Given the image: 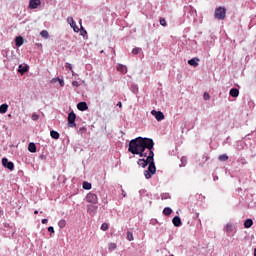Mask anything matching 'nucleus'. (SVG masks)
Masks as SVG:
<instances>
[{"mask_svg": "<svg viewBox=\"0 0 256 256\" xmlns=\"http://www.w3.org/2000/svg\"><path fill=\"white\" fill-rule=\"evenodd\" d=\"M155 143L151 138L138 137L133 139L129 143L128 151L132 155H139V157H146L138 160L139 167H147L148 169L144 171L145 179H151L155 173H157V168L155 167V153H153V147Z\"/></svg>", "mask_w": 256, "mask_h": 256, "instance_id": "f257e3e1", "label": "nucleus"}, {"mask_svg": "<svg viewBox=\"0 0 256 256\" xmlns=\"http://www.w3.org/2000/svg\"><path fill=\"white\" fill-rule=\"evenodd\" d=\"M227 15V9L225 7H218L215 10L214 17L219 21H223Z\"/></svg>", "mask_w": 256, "mask_h": 256, "instance_id": "f03ea898", "label": "nucleus"}, {"mask_svg": "<svg viewBox=\"0 0 256 256\" xmlns=\"http://www.w3.org/2000/svg\"><path fill=\"white\" fill-rule=\"evenodd\" d=\"M77 120V114H75V112H70L68 114V118H67V121H68V127H70L71 129L77 127V123H75V121Z\"/></svg>", "mask_w": 256, "mask_h": 256, "instance_id": "7ed1b4c3", "label": "nucleus"}, {"mask_svg": "<svg viewBox=\"0 0 256 256\" xmlns=\"http://www.w3.org/2000/svg\"><path fill=\"white\" fill-rule=\"evenodd\" d=\"M86 201L87 203H91L92 205H97V203H99V197H97V194L89 192L86 195Z\"/></svg>", "mask_w": 256, "mask_h": 256, "instance_id": "20e7f679", "label": "nucleus"}, {"mask_svg": "<svg viewBox=\"0 0 256 256\" xmlns=\"http://www.w3.org/2000/svg\"><path fill=\"white\" fill-rule=\"evenodd\" d=\"M2 165L5 169H9V171H13L15 169V164L7 158H2Z\"/></svg>", "mask_w": 256, "mask_h": 256, "instance_id": "39448f33", "label": "nucleus"}, {"mask_svg": "<svg viewBox=\"0 0 256 256\" xmlns=\"http://www.w3.org/2000/svg\"><path fill=\"white\" fill-rule=\"evenodd\" d=\"M67 23H69L70 27H72V29L75 33H79V27L77 26V23L75 22L73 17H68Z\"/></svg>", "mask_w": 256, "mask_h": 256, "instance_id": "423d86ee", "label": "nucleus"}, {"mask_svg": "<svg viewBox=\"0 0 256 256\" xmlns=\"http://www.w3.org/2000/svg\"><path fill=\"white\" fill-rule=\"evenodd\" d=\"M151 114L155 117L157 121H163V119H165V114H163V112L161 111L152 110Z\"/></svg>", "mask_w": 256, "mask_h": 256, "instance_id": "0eeeda50", "label": "nucleus"}, {"mask_svg": "<svg viewBox=\"0 0 256 256\" xmlns=\"http://www.w3.org/2000/svg\"><path fill=\"white\" fill-rule=\"evenodd\" d=\"M224 229L228 235H231V233L235 231V225L232 223H227Z\"/></svg>", "mask_w": 256, "mask_h": 256, "instance_id": "6e6552de", "label": "nucleus"}, {"mask_svg": "<svg viewBox=\"0 0 256 256\" xmlns=\"http://www.w3.org/2000/svg\"><path fill=\"white\" fill-rule=\"evenodd\" d=\"M41 5V0H30L29 1V8L30 9H37Z\"/></svg>", "mask_w": 256, "mask_h": 256, "instance_id": "1a4fd4ad", "label": "nucleus"}, {"mask_svg": "<svg viewBox=\"0 0 256 256\" xmlns=\"http://www.w3.org/2000/svg\"><path fill=\"white\" fill-rule=\"evenodd\" d=\"M172 223H173L174 227H181V225H183V222L181 221V218L179 216H175L172 219Z\"/></svg>", "mask_w": 256, "mask_h": 256, "instance_id": "9d476101", "label": "nucleus"}, {"mask_svg": "<svg viewBox=\"0 0 256 256\" xmlns=\"http://www.w3.org/2000/svg\"><path fill=\"white\" fill-rule=\"evenodd\" d=\"M77 109L79 111H87L89 109V106H87V102H80L77 104Z\"/></svg>", "mask_w": 256, "mask_h": 256, "instance_id": "9b49d317", "label": "nucleus"}, {"mask_svg": "<svg viewBox=\"0 0 256 256\" xmlns=\"http://www.w3.org/2000/svg\"><path fill=\"white\" fill-rule=\"evenodd\" d=\"M116 69L123 75H125L127 73V66H125L123 64H118Z\"/></svg>", "mask_w": 256, "mask_h": 256, "instance_id": "f8f14e48", "label": "nucleus"}, {"mask_svg": "<svg viewBox=\"0 0 256 256\" xmlns=\"http://www.w3.org/2000/svg\"><path fill=\"white\" fill-rule=\"evenodd\" d=\"M89 215H97V207L93 205H88L87 209Z\"/></svg>", "mask_w": 256, "mask_h": 256, "instance_id": "ddd939ff", "label": "nucleus"}, {"mask_svg": "<svg viewBox=\"0 0 256 256\" xmlns=\"http://www.w3.org/2000/svg\"><path fill=\"white\" fill-rule=\"evenodd\" d=\"M28 151H30V153H37V146L35 145V143H29Z\"/></svg>", "mask_w": 256, "mask_h": 256, "instance_id": "4468645a", "label": "nucleus"}, {"mask_svg": "<svg viewBox=\"0 0 256 256\" xmlns=\"http://www.w3.org/2000/svg\"><path fill=\"white\" fill-rule=\"evenodd\" d=\"M23 43H24L23 37L17 36L15 38L16 47H21V45H23Z\"/></svg>", "mask_w": 256, "mask_h": 256, "instance_id": "2eb2a0df", "label": "nucleus"}, {"mask_svg": "<svg viewBox=\"0 0 256 256\" xmlns=\"http://www.w3.org/2000/svg\"><path fill=\"white\" fill-rule=\"evenodd\" d=\"M197 61H199L198 58H192L188 61V64H190L192 67H199V63Z\"/></svg>", "mask_w": 256, "mask_h": 256, "instance_id": "dca6fc26", "label": "nucleus"}, {"mask_svg": "<svg viewBox=\"0 0 256 256\" xmlns=\"http://www.w3.org/2000/svg\"><path fill=\"white\" fill-rule=\"evenodd\" d=\"M230 97H239V89L237 88H232L230 89Z\"/></svg>", "mask_w": 256, "mask_h": 256, "instance_id": "f3484780", "label": "nucleus"}, {"mask_svg": "<svg viewBox=\"0 0 256 256\" xmlns=\"http://www.w3.org/2000/svg\"><path fill=\"white\" fill-rule=\"evenodd\" d=\"M244 227H245V229H251V227H253V220L252 219H247L244 222Z\"/></svg>", "mask_w": 256, "mask_h": 256, "instance_id": "a211bd4d", "label": "nucleus"}, {"mask_svg": "<svg viewBox=\"0 0 256 256\" xmlns=\"http://www.w3.org/2000/svg\"><path fill=\"white\" fill-rule=\"evenodd\" d=\"M9 109V105L7 104H2L0 105V113L3 115L5 113H7V110Z\"/></svg>", "mask_w": 256, "mask_h": 256, "instance_id": "6ab92c4d", "label": "nucleus"}, {"mask_svg": "<svg viewBox=\"0 0 256 256\" xmlns=\"http://www.w3.org/2000/svg\"><path fill=\"white\" fill-rule=\"evenodd\" d=\"M50 136L52 137V139H59V137H61V135L59 134V132L55 131V130H51L50 131Z\"/></svg>", "mask_w": 256, "mask_h": 256, "instance_id": "aec40b11", "label": "nucleus"}, {"mask_svg": "<svg viewBox=\"0 0 256 256\" xmlns=\"http://www.w3.org/2000/svg\"><path fill=\"white\" fill-rule=\"evenodd\" d=\"M76 133L78 135H85V133H87V127L83 126V127L79 128L78 130H76Z\"/></svg>", "mask_w": 256, "mask_h": 256, "instance_id": "412c9836", "label": "nucleus"}, {"mask_svg": "<svg viewBox=\"0 0 256 256\" xmlns=\"http://www.w3.org/2000/svg\"><path fill=\"white\" fill-rule=\"evenodd\" d=\"M171 213H173V210L169 207L164 208L163 210V215H165L166 217H169V215H171Z\"/></svg>", "mask_w": 256, "mask_h": 256, "instance_id": "4be33fe9", "label": "nucleus"}, {"mask_svg": "<svg viewBox=\"0 0 256 256\" xmlns=\"http://www.w3.org/2000/svg\"><path fill=\"white\" fill-rule=\"evenodd\" d=\"M19 73H21V75H23L24 73H27V71H29V69H27V66H23V65H19Z\"/></svg>", "mask_w": 256, "mask_h": 256, "instance_id": "5701e85b", "label": "nucleus"}, {"mask_svg": "<svg viewBox=\"0 0 256 256\" xmlns=\"http://www.w3.org/2000/svg\"><path fill=\"white\" fill-rule=\"evenodd\" d=\"M40 36L43 37V39H49V32L47 30H42Z\"/></svg>", "mask_w": 256, "mask_h": 256, "instance_id": "b1692460", "label": "nucleus"}, {"mask_svg": "<svg viewBox=\"0 0 256 256\" xmlns=\"http://www.w3.org/2000/svg\"><path fill=\"white\" fill-rule=\"evenodd\" d=\"M131 91H132V93L137 95V93H139V87L136 84H132L131 85Z\"/></svg>", "mask_w": 256, "mask_h": 256, "instance_id": "393cba45", "label": "nucleus"}, {"mask_svg": "<svg viewBox=\"0 0 256 256\" xmlns=\"http://www.w3.org/2000/svg\"><path fill=\"white\" fill-rule=\"evenodd\" d=\"M66 225H67V222L64 219L58 222V227H60V229H65Z\"/></svg>", "mask_w": 256, "mask_h": 256, "instance_id": "a878e982", "label": "nucleus"}, {"mask_svg": "<svg viewBox=\"0 0 256 256\" xmlns=\"http://www.w3.org/2000/svg\"><path fill=\"white\" fill-rule=\"evenodd\" d=\"M83 189H85L86 191H89L91 189V183L89 182H83L82 184Z\"/></svg>", "mask_w": 256, "mask_h": 256, "instance_id": "bb28decb", "label": "nucleus"}, {"mask_svg": "<svg viewBox=\"0 0 256 256\" xmlns=\"http://www.w3.org/2000/svg\"><path fill=\"white\" fill-rule=\"evenodd\" d=\"M219 161H228L229 160V156H227V154H222L218 157Z\"/></svg>", "mask_w": 256, "mask_h": 256, "instance_id": "cd10ccee", "label": "nucleus"}, {"mask_svg": "<svg viewBox=\"0 0 256 256\" xmlns=\"http://www.w3.org/2000/svg\"><path fill=\"white\" fill-rule=\"evenodd\" d=\"M162 201H165L166 199H171V195L169 193H163L161 194Z\"/></svg>", "mask_w": 256, "mask_h": 256, "instance_id": "c85d7f7f", "label": "nucleus"}, {"mask_svg": "<svg viewBox=\"0 0 256 256\" xmlns=\"http://www.w3.org/2000/svg\"><path fill=\"white\" fill-rule=\"evenodd\" d=\"M108 249H109V251H115V249H117V244H115V243H110V244L108 245Z\"/></svg>", "mask_w": 256, "mask_h": 256, "instance_id": "c756f323", "label": "nucleus"}, {"mask_svg": "<svg viewBox=\"0 0 256 256\" xmlns=\"http://www.w3.org/2000/svg\"><path fill=\"white\" fill-rule=\"evenodd\" d=\"M187 165V157H182L181 158V164L180 167H185Z\"/></svg>", "mask_w": 256, "mask_h": 256, "instance_id": "7c9ffc66", "label": "nucleus"}, {"mask_svg": "<svg viewBox=\"0 0 256 256\" xmlns=\"http://www.w3.org/2000/svg\"><path fill=\"white\" fill-rule=\"evenodd\" d=\"M108 229H109V224L103 223V224L101 225V230H102V231H107Z\"/></svg>", "mask_w": 256, "mask_h": 256, "instance_id": "2f4dec72", "label": "nucleus"}, {"mask_svg": "<svg viewBox=\"0 0 256 256\" xmlns=\"http://www.w3.org/2000/svg\"><path fill=\"white\" fill-rule=\"evenodd\" d=\"M160 25H162V27H167V21L165 18H160Z\"/></svg>", "mask_w": 256, "mask_h": 256, "instance_id": "473e14b6", "label": "nucleus"}, {"mask_svg": "<svg viewBox=\"0 0 256 256\" xmlns=\"http://www.w3.org/2000/svg\"><path fill=\"white\" fill-rule=\"evenodd\" d=\"M132 53H133V55H139V53H141V48H134L132 50Z\"/></svg>", "mask_w": 256, "mask_h": 256, "instance_id": "72a5a7b5", "label": "nucleus"}, {"mask_svg": "<svg viewBox=\"0 0 256 256\" xmlns=\"http://www.w3.org/2000/svg\"><path fill=\"white\" fill-rule=\"evenodd\" d=\"M31 119H32V121H38V119H39V114L33 113L32 116H31Z\"/></svg>", "mask_w": 256, "mask_h": 256, "instance_id": "f704fd0d", "label": "nucleus"}, {"mask_svg": "<svg viewBox=\"0 0 256 256\" xmlns=\"http://www.w3.org/2000/svg\"><path fill=\"white\" fill-rule=\"evenodd\" d=\"M80 35H82V37H85V35H87V30H85V28H83V26H81Z\"/></svg>", "mask_w": 256, "mask_h": 256, "instance_id": "c9c22d12", "label": "nucleus"}, {"mask_svg": "<svg viewBox=\"0 0 256 256\" xmlns=\"http://www.w3.org/2000/svg\"><path fill=\"white\" fill-rule=\"evenodd\" d=\"M65 67H66V69H69V70L72 71V73H73V66L71 65V63L67 62V63L65 64Z\"/></svg>", "mask_w": 256, "mask_h": 256, "instance_id": "e433bc0d", "label": "nucleus"}, {"mask_svg": "<svg viewBox=\"0 0 256 256\" xmlns=\"http://www.w3.org/2000/svg\"><path fill=\"white\" fill-rule=\"evenodd\" d=\"M203 97L205 101H209V99H211V96L207 92L204 93Z\"/></svg>", "mask_w": 256, "mask_h": 256, "instance_id": "4c0bfd02", "label": "nucleus"}, {"mask_svg": "<svg viewBox=\"0 0 256 256\" xmlns=\"http://www.w3.org/2000/svg\"><path fill=\"white\" fill-rule=\"evenodd\" d=\"M127 239H128V241H133V233L128 232L127 233Z\"/></svg>", "mask_w": 256, "mask_h": 256, "instance_id": "58836bf2", "label": "nucleus"}, {"mask_svg": "<svg viewBox=\"0 0 256 256\" xmlns=\"http://www.w3.org/2000/svg\"><path fill=\"white\" fill-rule=\"evenodd\" d=\"M58 83L60 87H65V81L63 79L59 78Z\"/></svg>", "mask_w": 256, "mask_h": 256, "instance_id": "ea45409f", "label": "nucleus"}, {"mask_svg": "<svg viewBox=\"0 0 256 256\" xmlns=\"http://www.w3.org/2000/svg\"><path fill=\"white\" fill-rule=\"evenodd\" d=\"M57 82H59V77L53 78V79L50 81V83H51L52 85L55 84V83H57Z\"/></svg>", "mask_w": 256, "mask_h": 256, "instance_id": "a19ab883", "label": "nucleus"}, {"mask_svg": "<svg viewBox=\"0 0 256 256\" xmlns=\"http://www.w3.org/2000/svg\"><path fill=\"white\" fill-rule=\"evenodd\" d=\"M80 83L79 82H77V81H73L72 82V87H80Z\"/></svg>", "mask_w": 256, "mask_h": 256, "instance_id": "79ce46f5", "label": "nucleus"}, {"mask_svg": "<svg viewBox=\"0 0 256 256\" xmlns=\"http://www.w3.org/2000/svg\"><path fill=\"white\" fill-rule=\"evenodd\" d=\"M48 232L49 233H55V228H53V226H49L48 227Z\"/></svg>", "mask_w": 256, "mask_h": 256, "instance_id": "37998d69", "label": "nucleus"}, {"mask_svg": "<svg viewBox=\"0 0 256 256\" xmlns=\"http://www.w3.org/2000/svg\"><path fill=\"white\" fill-rule=\"evenodd\" d=\"M41 223H42V225H47V223H49V220L44 218V219H42Z\"/></svg>", "mask_w": 256, "mask_h": 256, "instance_id": "c03bdc74", "label": "nucleus"}, {"mask_svg": "<svg viewBox=\"0 0 256 256\" xmlns=\"http://www.w3.org/2000/svg\"><path fill=\"white\" fill-rule=\"evenodd\" d=\"M139 193H140L141 197H143V195H145V193H147V191H145V190H140Z\"/></svg>", "mask_w": 256, "mask_h": 256, "instance_id": "a18cd8bd", "label": "nucleus"}, {"mask_svg": "<svg viewBox=\"0 0 256 256\" xmlns=\"http://www.w3.org/2000/svg\"><path fill=\"white\" fill-rule=\"evenodd\" d=\"M122 197H127V192H125V190H122Z\"/></svg>", "mask_w": 256, "mask_h": 256, "instance_id": "49530a36", "label": "nucleus"}, {"mask_svg": "<svg viewBox=\"0 0 256 256\" xmlns=\"http://www.w3.org/2000/svg\"><path fill=\"white\" fill-rule=\"evenodd\" d=\"M117 107H120V109H121L123 107V104L121 102H118Z\"/></svg>", "mask_w": 256, "mask_h": 256, "instance_id": "de8ad7c7", "label": "nucleus"}, {"mask_svg": "<svg viewBox=\"0 0 256 256\" xmlns=\"http://www.w3.org/2000/svg\"><path fill=\"white\" fill-rule=\"evenodd\" d=\"M39 214V211L38 210H35L34 211V215H38Z\"/></svg>", "mask_w": 256, "mask_h": 256, "instance_id": "09e8293b", "label": "nucleus"}, {"mask_svg": "<svg viewBox=\"0 0 256 256\" xmlns=\"http://www.w3.org/2000/svg\"><path fill=\"white\" fill-rule=\"evenodd\" d=\"M217 179H219V177H214V181H217Z\"/></svg>", "mask_w": 256, "mask_h": 256, "instance_id": "8fccbe9b", "label": "nucleus"}, {"mask_svg": "<svg viewBox=\"0 0 256 256\" xmlns=\"http://www.w3.org/2000/svg\"><path fill=\"white\" fill-rule=\"evenodd\" d=\"M254 256H256V248L254 249Z\"/></svg>", "mask_w": 256, "mask_h": 256, "instance_id": "3c124183", "label": "nucleus"}, {"mask_svg": "<svg viewBox=\"0 0 256 256\" xmlns=\"http://www.w3.org/2000/svg\"><path fill=\"white\" fill-rule=\"evenodd\" d=\"M0 215H1V211H0Z\"/></svg>", "mask_w": 256, "mask_h": 256, "instance_id": "603ef678", "label": "nucleus"}]
</instances>
